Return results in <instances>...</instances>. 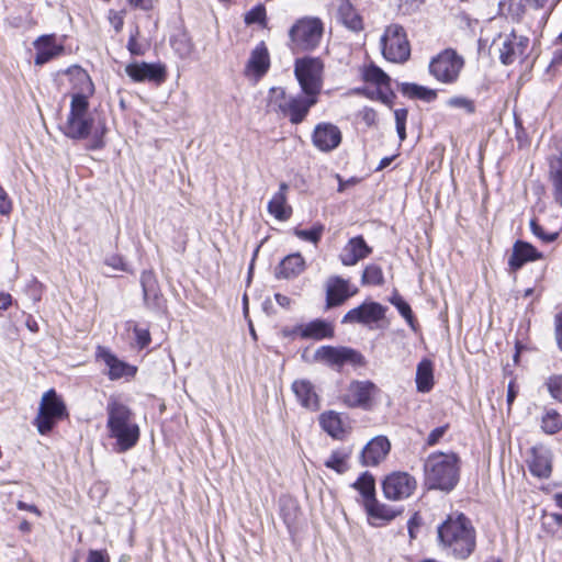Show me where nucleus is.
Wrapping results in <instances>:
<instances>
[{"mask_svg": "<svg viewBox=\"0 0 562 562\" xmlns=\"http://www.w3.org/2000/svg\"><path fill=\"white\" fill-rule=\"evenodd\" d=\"M289 186L282 182L268 203V212L278 221H288L292 215V207L288 203Z\"/></svg>", "mask_w": 562, "mask_h": 562, "instance_id": "22", "label": "nucleus"}, {"mask_svg": "<svg viewBox=\"0 0 562 562\" xmlns=\"http://www.w3.org/2000/svg\"><path fill=\"white\" fill-rule=\"evenodd\" d=\"M527 44V38L518 37L514 33H503L493 40L490 49L504 65H509L524 54Z\"/></svg>", "mask_w": 562, "mask_h": 562, "instance_id": "11", "label": "nucleus"}, {"mask_svg": "<svg viewBox=\"0 0 562 562\" xmlns=\"http://www.w3.org/2000/svg\"><path fill=\"white\" fill-rule=\"evenodd\" d=\"M518 394V389L516 387L515 385V382L512 381L509 384H508V390H507V405H508V411L510 409V406L513 405L516 396Z\"/></svg>", "mask_w": 562, "mask_h": 562, "instance_id": "58", "label": "nucleus"}, {"mask_svg": "<svg viewBox=\"0 0 562 562\" xmlns=\"http://www.w3.org/2000/svg\"><path fill=\"white\" fill-rule=\"evenodd\" d=\"M323 35V23L317 18H303L290 29L289 37L292 50H311L318 44Z\"/></svg>", "mask_w": 562, "mask_h": 562, "instance_id": "7", "label": "nucleus"}, {"mask_svg": "<svg viewBox=\"0 0 562 562\" xmlns=\"http://www.w3.org/2000/svg\"><path fill=\"white\" fill-rule=\"evenodd\" d=\"M109 21L111 23V25L114 27L115 32H121V30L123 29V24H124V15H123V12H117V11H113L111 10L109 12Z\"/></svg>", "mask_w": 562, "mask_h": 562, "instance_id": "52", "label": "nucleus"}, {"mask_svg": "<svg viewBox=\"0 0 562 562\" xmlns=\"http://www.w3.org/2000/svg\"><path fill=\"white\" fill-rule=\"evenodd\" d=\"M269 66V53L265 44L261 43L251 52L245 74L247 77L258 80L268 71Z\"/></svg>", "mask_w": 562, "mask_h": 562, "instance_id": "21", "label": "nucleus"}, {"mask_svg": "<svg viewBox=\"0 0 562 562\" xmlns=\"http://www.w3.org/2000/svg\"><path fill=\"white\" fill-rule=\"evenodd\" d=\"M60 131L66 137H70V112L67 114L65 123L60 125Z\"/></svg>", "mask_w": 562, "mask_h": 562, "instance_id": "64", "label": "nucleus"}, {"mask_svg": "<svg viewBox=\"0 0 562 562\" xmlns=\"http://www.w3.org/2000/svg\"><path fill=\"white\" fill-rule=\"evenodd\" d=\"M554 201L562 206V164L551 171Z\"/></svg>", "mask_w": 562, "mask_h": 562, "instance_id": "42", "label": "nucleus"}, {"mask_svg": "<svg viewBox=\"0 0 562 562\" xmlns=\"http://www.w3.org/2000/svg\"><path fill=\"white\" fill-rule=\"evenodd\" d=\"M97 357L106 366L111 380L134 376L136 373L135 367L120 360L108 348L98 347Z\"/></svg>", "mask_w": 562, "mask_h": 562, "instance_id": "17", "label": "nucleus"}, {"mask_svg": "<svg viewBox=\"0 0 562 562\" xmlns=\"http://www.w3.org/2000/svg\"><path fill=\"white\" fill-rule=\"evenodd\" d=\"M12 304V296L7 292H0V311L7 310Z\"/></svg>", "mask_w": 562, "mask_h": 562, "instance_id": "59", "label": "nucleus"}, {"mask_svg": "<svg viewBox=\"0 0 562 562\" xmlns=\"http://www.w3.org/2000/svg\"><path fill=\"white\" fill-rule=\"evenodd\" d=\"M364 79L368 82H372L379 86V88H387L390 78L389 76L379 67L371 66L364 71Z\"/></svg>", "mask_w": 562, "mask_h": 562, "instance_id": "40", "label": "nucleus"}, {"mask_svg": "<svg viewBox=\"0 0 562 562\" xmlns=\"http://www.w3.org/2000/svg\"><path fill=\"white\" fill-rule=\"evenodd\" d=\"M36 55L35 65H44L63 52V46L56 43L54 35H42L34 42Z\"/></svg>", "mask_w": 562, "mask_h": 562, "instance_id": "23", "label": "nucleus"}, {"mask_svg": "<svg viewBox=\"0 0 562 562\" xmlns=\"http://www.w3.org/2000/svg\"><path fill=\"white\" fill-rule=\"evenodd\" d=\"M557 337L559 346L562 349V313L557 316Z\"/></svg>", "mask_w": 562, "mask_h": 562, "instance_id": "62", "label": "nucleus"}, {"mask_svg": "<svg viewBox=\"0 0 562 562\" xmlns=\"http://www.w3.org/2000/svg\"><path fill=\"white\" fill-rule=\"evenodd\" d=\"M12 210L11 200L5 190L0 187V214L8 215Z\"/></svg>", "mask_w": 562, "mask_h": 562, "instance_id": "53", "label": "nucleus"}, {"mask_svg": "<svg viewBox=\"0 0 562 562\" xmlns=\"http://www.w3.org/2000/svg\"><path fill=\"white\" fill-rule=\"evenodd\" d=\"M358 288L351 283H328L326 289V308L344 304L349 297L358 293Z\"/></svg>", "mask_w": 562, "mask_h": 562, "instance_id": "25", "label": "nucleus"}, {"mask_svg": "<svg viewBox=\"0 0 562 562\" xmlns=\"http://www.w3.org/2000/svg\"><path fill=\"white\" fill-rule=\"evenodd\" d=\"M134 334L136 344L140 349L147 347L150 344L151 338L148 328L135 326Z\"/></svg>", "mask_w": 562, "mask_h": 562, "instance_id": "49", "label": "nucleus"}, {"mask_svg": "<svg viewBox=\"0 0 562 562\" xmlns=\"http://www.w3.org/2000/svg\"><path fill=\"white\" fill-rule=\"evenodd\" d=\"M447 104L451 108L462 109L467 113H473L475 110L474 102L465 97H453L447 101Z\"/></svg>", "mask_w": 562, "mask_h": 562, "instance_id": "43", "label": "nucleus"}, {"mask_svg": "<svg viewBox=\"0 0 562 562\" xmlns=\"http://www.w3.org/2000/svg\"><path fill=\"white\" fill-rule=\"evenodd\" d=\"M137 34H138V31H136L135 34L131 35L128 43H127V49L130 50V53L132 55L140 56L145 53V50H144L143 46L137 41V37H136Z\"/></svg>", "mask_w": 562, "mask_h": 562, "instance_id": "54", "label": "nucleus"}, {"mask_svg": "<svg viewBox=\"0 0 562 562\" xmlns=\"http://www.w3.org/2000/svg\"><path fill=\"white\" fill-rule=\"evenodd\" d=\"M447 429L448 425H445L431 430V432L427 437L426 443L430 447L437 445L446 434Z\"/></svg>", "mask_w": 562, "mask_h": 562, "instance_id": "51", "label": "nucleus"}, {"mask_svg": "<svg viewBox=\"0 0 562 562\" xmlns=\"http://www.w3.org/2000/svg\"><path fill=\"white\" fill-rule=\"evenodd\" d=\"M463 65V58L448 48L432 58L429 71L440 82L451 83L458 79Z\"/></svg>", "mask_w": 562, "mask_h": 562, "instance_id": "10", "label": "nucleus"}, {"mask_svg": "<svg viewBox=\"0 0 562 562\" xmlns=\"http://www.w3.org/2000/svg\"><path fill=\"white\" fill-rule=\"evenodd\" d=\"M265 19H266V9L262 5H257V7L252 8L245 15L246 24L262 23L265 21Z\"/></svg>", "mask_w": 562, "mask_h": 562, "instance_id": "48", "label": "nucleus"}, {"mask_svg": "<svg viewBox=\"0 0 562 562\" xmlns=\"http://www.w3.org/2000/svg\"><path fill=\"white\" fill-rule=\"evenodd\" d=\"M372 249L369 247L362 236H356L348 240L341 250L340 259L346 266H353L358 261L367 258Z\"/></svg>", "mask_w": 562, "mask_h": 562, "instance_id": "20", "label": "nucleus"}, {"mask_svg": "<svg viewBox=\"0 0 562 562\" xmlns=\"http://www.w3.org/2000/svg\"><path fill=\"white\" fill-rule=\"evenodd\" d=\"M374 391L375 385L373 383L355 381L347 387L344 394V402L349 407H367Z\"/></svg>", "mask_w": 562, "mask_h": 562, "instance_id": "19", "label": "nucleus"}, {"mask_svg": "<svg viewBox=\"0 0 562 562\" xmlns=\"http://www.w3.org/2000/svg\"><path fill=\"white\" fill-rule=\"evenodd\" d=\"M391 302L397 307L401 315L414 327V319L411 306L400 296H394Z\"/></svg>", "mask_w": 562, "mask_h": 562, "instance_id": "45", "label": "nucleus"}, {"mask_svg": "<svg viewBox=\"0 0 562 562\" xmlns=\"http://www.w3.org/2000/svg\"><path fill=\"white\" fill-rule=\"evenodd\" d=\"M126 74L134 81L162 82L166 79V67L162 64L133 63L126 66Z\"/></svg>", "mask_w": 562, "mask_h": 562, "instance_id": "18", "label": "nucleus"}, {"mask_svg": "<svg viewBox=\"0 0 562 562\" xmlns=\"http://www.w3.org/2000/svg\"><path fill=\"white\" fill-rule=\"evenodd\" d=\"M108 429L116 440V450L125 452L133 448L139 438V427L133 420L131 409L116 401L108 404Z\"/></svg>", "mask_w": 562, "mask_h": 562, "instance_id": "4", "label": "nucleus"}, {"mask_svg": "<svg viewBox=\"0 0 562 562\" xmlns=\"http://www.w3.org/2000/svg\"><path fill=\"white\" fill-rule=\"evenodd\" d=\"M384 307L375 302H364L360 306L350 310L341 319L342 324L370 325L384 317Z\"/></svg>", "mask_w": 562, "mask_h": 562, "instance_id": "14", "label": "nucleus"}, {"mask_svg": "<svg viewBox=\"0 0 562 562\" xmlns=\"http://www.w3.org/2000/svg\"><path fill=\"white\" fill-rule=\"evenodd\" d=\"M384 276L382 269L376 263L367 266L362 274V281H383Z\"/></svg>", "mask_w": 562, "mask_h": 562, "instance_id": "47", "label": "nucleus"}, {"mask_svg": "<svg viewBox=\"0 0 562 562\" xmlns=\"http://www.w3.org/2000/svg\"><path fill=\"white\" fill-rule=\"evenodd\" d=\"M350 450H336L324 462L325 467L336 471L339 474L345 473L348 467V460L350 458Z\"/></svg>", "mask_w": 562, "mask_h": 562, "instance_id": "34", "label": "nucleus"}, {"mask_svg": "<svg viewBox=\"0 0 562 562\" xmlns=\"http://www.w3.org/2000/svg\"><path fill=\"white\" fill-rule=\"evenodd\" d=\"M529 5L535 9H543L546 8L551 0H526Z\"/></svg>", "mask_w": 562, "mask_h": 562, "instance_id": "63", "label": "nucleus"}, {"mask_svg": "<svg viewBox=\"0 0 562 562\" xmlns=\"http://www.w3.org/2000/svg\"><path fill=\"white\" fill-rule=\"evenodd\" d=\"M337 15L339 21H341L348 29L352 31H359L362 29V20L349 1L342 0L340 2Z\"/></svg>", "mask_w": 562, "mask_h": 562, "instance_id": "32", "label": "nucleus"}, {"mask_svg": "<svg viewBox=\"0 0 562 562\" xmlns=\"http://www.w3.org/2000/svg\"><path fill=\"white\" fill-rule=\"evenodd\" d=\"M143 293L148 306L158 310L164 307V299L159 293L157 283H143Z\"/></svg>", "mask_w": 562, "mask_h": 562, "instance_id": "38", "label": "nucleus"}, {"mask_svg": "<svg viewBox=\"0 0 562 562\" xmlns=\"http://www.w3.org/2000/svg\"><path fill=\"white\" fill-rule=\"evenodd\" d=\"M440 546L457 559H468L476 547L475 529L463 514H452L438 527Z\"/></svg>", "mask_w": 562, "mask_h": 562, "instance_id": "2", "label": "nucleus"}, {"mask_svg": "<svg viewBox=\"0 0 562 562\" xmlns=\"http://www.w3.org/2000/svg\"><path fill=\"white\" fill-rule=\"evenodd\" d=\"M530 229L536 237L544 243H551L557 239L558 233H546L544 229L537 223L536 220L530 221Z\"/></svg>", "mask_w": 562, "mask_h": 562, "instance_id": "46", "label": "nucleus"}, {"mask_svg": "<svg viewBox=\"0 0 562 562\" xmlns=\"http://www.w3.org/2000/svg\"><path fill=\"white\" fill-rule=\"evenodd\" d=\"M361 117L368 126H372L376 122V113L372 109H363Z\"/></svg>", "mask_w": 562, "mask_h": 562, "instance_id": "56", "label": "nucleus"}, {"mask_svg": "<svg viewBox=\"0 0 562 562\" xmlns=\"http://www.w3.org/2000/svg\"><path fill=\"white\" fill-rule=\"evenodd\" d=\"M541 428L546 434H557L562 428L561 415L554 409H548L541 418Z\"/></svg>", "mask_w": 562, "mask_h": 562, "instance_id": "36", "label": "nucleus"}, {"mask_svg": "<svg viewBox=\"0 0 562 562\" xmlns=\"http://www.w3.org/2000/svg\"><path fill=\"white\" fill-rule=\"evenodd\" d=\"M305 261L300 254H293L285 257L278 270V277L284 279H293L304 270Z\"/></svg>", "mask_w": 562, "mask_h": 562, "instance_id": "31", "label": "nucleus"}, {"mask_svg": "<svg viewBox=\"0 0 562 562\" xmlns=\"http://www.w3.org/2000/svg\"><path fill=\"white\" fill-rule=\"evenodd\" d=\"M380 43L382 54L389 61L404 63L411 56V45L406 32L398 24L389 25Z\"/></svg>", "mask_w": 562, "mask_h": 562, "instance_id": "8", "label": "nucleus"}, {"mask_svg": "<svg viewBox=\"0 0 562 562\" xmlns=\"http://www.w3.org/2000/svg\"><path fill=\"white\" fill-rule=\"evenodd\" d=\"M72 139L81 142L88 150L104 146L105 122L99 114L87 112L88 98L94 92L90 76L85 69L72 66Z\"/></svg>", "mask_w": 562, "mask_h": 562, "instance_id": "1", "label": "nucleus"}, {"mask_svg": "<svg viewBox=\"0 0 562 562\" xmlns=\"http://www.w3.org/2000/svg\"><path fill=\"white\" fill-rule=\"evenodd\" d=\"M352 486L359 491L363 498V505L369 502V499L375 498V483L374 479L369 473H363L353 484Z\"/></svg>", "mask_w": 562, "mask_h": 562, "instance_id": "35", "label": "nucleus"}, {"mask_svg": "<svg viewBox=\"0 0 562 562\" xmlns=\"http://www.w3.org/2000/svg\"><path fill=\"white\" fill-rule=\"evenodd\" d=\"M319 422L323 429L334 438L341 439L348 431L341 416L335 412L323 413Z\"/></svg>", "mask_w": 562, "mask_h": 562, "instance_id": "29", "label": "nucleus"}, {"mask_svg": "<svg viewBox=\"0 0 562 562\" xmlns=\"http://www.w3.org/2000/svg\"><path fill=\"white\" fill-rule=\"evenodd\" d=\"M416 486L415 477L407 472H393L382 483L383 494L391 501H402L409 497Z\"/></svg>", "mask_w": 562, "mask_h": 562, "instance_id": "12", "label": "nucleus"}, {"mask_svg": "<svg viewBox=\"0 0 562 562\" xmlns=\"http://www.w3.org/2000/svg\"><path fill=\"white\" fill-rule=\"evenodd\" d=\"M541 258V254L529 243L518 240L513 247L508 263L512 269H519L524 263Z\"/></svg>", "mask_w": 562, "mask_h": 562, "instance_id": "26", "label": "nucleus"}, {"mask_svg": "<svg viewBox=\"0 0 562 562\" xmlns=\"http://www.w3.org/2000/svg\"><path fill=\"white\" fill-rule=\"evenodd\" d=\"M391 449L389 439L384 436H376L371 439L362 449L360 462L364 467H374L381 463Z\"/></svg>", "mask_w": 562, "mask_h": 562, "instance_id": "16", "label": "nucleus"}, {"mask_svg": "<svg viewBox=\"0 0 562 562\" xmlns=\"http://www.w3.org/2000/svg\"><path fill=\"white\" fill-rule=\"evenodd\" d=\"M458 463V456L453 452L431 453L425 462V476L429 487L451 491L459 480Z\"/></svg>", "mask_w": 562, "mask_h": 562, "instance_id": "5", "label": "nucleus"}, {"mask_svg": "<svg viewBox=\"0 0 562 562\" xmlns=\"http://www.w3.org/2000/svg\"><path fill=\"white\" fill-rule=\"evenodd\" d=\"M292 390L302 406L312 411L318 409V396L310 381L296 380L292 384Z\"/></svg>", "mask_w": 562, "mask_h": 562, "instance_id": "27", "label": "nucleus"}, {"mask_svg": "<svg viewBox=\"0 0 562 562\" xmlns=\"http://www.w3.org/2000/svg\"><path fill=\"white\" fill-rule=\"evenodd\" d=\"M407 527H408V533H409L411 539H415L416 530L419 527V524L417 522L416 517H413L412 519H409Z\"/></svg>", "mask_w": 562, "mask_h": 562, "instance_id": "60", "label": "nucleus"}, {"mask_svg": "<svg viewBox=\"0 0 562 562\" xmlns=\"http://www.w3.org/2000/svg\"><path fill=\"white\" fill-rule=\"evenodd\" d=\"M67 416V407L54 389L42 396L35 425L41 435L48 434L54 426Z\"/></svg>", "mask_w": 562, "mask_h": 562, "instance_id": "6", "label": "nucleus"}, {"mask_svg": "<svg viewBox=\"0 0 562 562\" xmlns=\"http://www.w3.org/2000/svg\"><path fill=\"white\" fill-rule=\"evenodd\" d=\"M323 231V225H315L311 229L294 228L293 233L297 238L316 245L322 237Z\"/></svg>", "mask_w": 562, "mask_h": 562, "instance_id": "41", "label": "nucleus"}, {"mask_svg": "<svg viewBox=\"0 0 562 562\" xmlns=\"http://www.w3.org/2000/svg\"><path fill=\"white\" fill-rule=\"evenodd\" d=\"M128 4L139 10H150L154 8L155 0H127Z\"/></svg>", "mask_w": 562, "mask_h": 562, "instance_id": "55", "label": "nucleus"}, {"mask_svg": "<svg viewBox=\"0 0 562 562\" xmlns=\"http://www.w3.org/2000/svg\"><path fill=\"white\" fill-rule=\"evenodd\" d=\"M395 123H396V132L401 140L406 138V130L405 124L407 120V110L406 109H396L394 111Z\"/></svg>", "mask_w": 562, "mask_h": 562, "instance_id": "44", "label": "nucleus"}, {"mask_svg": "<svg viewBox=\"0 0 562 562\" xmlns=\"http://www.w3.org/2000/svg\"><path fill=\"white\" fill-rule=\"evenodd\" d=\"M550 394L558 401L562 402V375L551 378L548 383Z\"/></svg>", "mask_w": 562, "mask_h": 562, "instance_id": "50", "label": "nucleus"}, {"mask_svg": "<svg viewBox=\"0 0 562 562\" xmlns=\"http://www.w3.org/2000/svg\"><path fill=\"white\" fill-rule=\"evenodd\" d=\"M86 562H109V558L102 551H90Z\"/></svg>", "mask_w": 562, "mask_h": 562, "instance_id": "57", "label": "nucleus"}, {"mask_svg": "<svg viewBox=\"0 0 562 562\" xmlns=\"http://www.w3.org/2000/svg\"><path fill=\"white\" fill-rule=\"evenodd\" d=\"M531 473L538 477H548L551 473V464L549 459L543 454H533L529 461Z\"/></svg>", "mask_w": 562, "mask_h": 562, "instance_id": "37", "label": "nucleus"}, {"mask_svg": "<svg viewBox=\"0 0 562 562\" xmlns=\"http://www.w3.org/2000/svg\"><path fill=\"white\" fill-rule=\"evenodd\" d=\"M18 508L21 510H29L36 515H40V510L35 505L26 504L25 502L19 501L16 504Z\"/></svg>", "mask_w": 562, "mask_h": 562, "instance_id": "61", "label": "nucleus"}, {"mask_svg": "<svg viewBox=\"0 0 562 562\" xmlns=\"http://www.w3.org/2000/svg\"><path fill=\"white\" fill-rule=\"evenodd\" d=\"M363 506L368 515L369 524L374 527L382 526L383 524L393 520L398 514V512L392 507L379 503L376 498L369 499V502Z\"/></svg>", "mask_w": 562, "mask_h": 562, "instance_id": "24", "label": "nucleus"}, {"mask_svg": "<svg viewBox=\"0 0 562 562\" xmlns=\"http://www.w3.org/2000/svg\"><path fill=\"white\" fill-rule=\"evenodd\" d=\"M402 91L408 97L418 98L427 101H430L436 97L435 91L415 83H404Z\"/></svg>", "mask_w": 562, "mask_h": 562, "instance_id": "39", "label": "nucleus"}, {"mask_svg": "<svg viewBox=\"0 0 562 562\" xmlns=\"http://www.w3.org/2000/svg\"><path fill=\"white\" fill-rule=\"evenodd\" d=\"M434 386V364L429 359H423L416 369V387L418 392L428 393Z\"/></svg>", "mask_w": 562, "mask_h": 562, "instance_id": "30", "label": "nucleus"}, {"mask_svg": "<svg viewBox=\"0 0 562 562\" xmlns=\"http://www.w3.org/2000/svg\"><path fill=\"white\" fill-rule=\"evenodd\" d=\"M340 130L331 123H319L312 134L313 145L323 153L336 149L341 143Z\"/></svg>", "mask_w": 562, "mask_h": 562, "instance_id": "15", "label": "nucleus"}, {"mask_svg": "<svg viewBox=\"0 0 562 562\" xmlns=\"http://www.w3.org/2000/svg\"><path fill=\"white\" fill-rule=\"evenodd\" d=\"M294 333L300 335L302 338L323 339L329 338L334 335L333 326L322 319L313 321L306 325L297 326Z\"/></svg>", "mask_w": 562, "mask_h": 562, "instance_id": "28", "label": "nucleus"}, {"mask_svg": "<svg viewBox=\"0 0 562 562\" xmlns=\"http://www.w3.org/2000/svg\"><path fill=\"white\" fill-rule=\"evenodd\" d=\"M316 359L331 366L341 367L345 363L363 364V357L356 350L347 347L323 346L315 352Z\"/></svg>", "mask_w": 562, "mask_h": 562, "instance_id": "13", "label": "nucleus"}, {"mask_svg": "<svg viewBox=\"0 0 562 562\" xmlns=\"http://www.w3.org/2000/svg\"><path fill=\"white\" fill-rule=\"evenodd\" d=\"M324 65L319 58L304 57L295 61L294 72L304 94L318 97Z\"/></svg>", "mask_w": 562, "mask_h": 562, "instance_id": "9", "label": "nucleus"}, {"mask_svg": "<svg viewBox=\"0 0 562 562\" xmlns=\"http://www.w3.org/2000/svg\"><path fill=\"white\" fill-rule=\"evenodd\" d=\"M316 103V97L310 94L290 95L283 88L273 87L268 92L266 109L268 113L289 119L292 124H300Z\"/></svg>", "mask_w": 562, "mask_h": 562, "instance_id": "3", "label": "nucleus"}, {"mask_svg": "<svg viewBox=\"0 0 562 562\" xmlns=\"http://www.w3.org/2000/svg\"><path fill=\"white\" fill-rule=\"evenodd\" d=\"M175 53L182 59L190 58L194 52L192 38L186 32H178L171 37Z\"/></svg>", "mask_w": 562, "mask_h": 562, "instance_id": "33", "label": "nucleus"}]
</instances>
